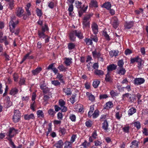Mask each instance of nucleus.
<instances>
[{
  "instance_id": "1",
  "label": "nucleus",
  "mask_w": 148,
  "mask_h": 148,
  "mask_svg": "<svg viewBox=\"0 0 148 148\" xmlns=\"http://www.w3.org/2000/svg\"><path fill=\"white\" fill-rule=\"evenodd\" d=\"M75 6L78 9H80L78 11L79 16H81L83 13L85 12L88 8L87 5L86 6L85 4L83 5V7H82V4L81 2L78 1H76L75 2Z\"/></svg>"
},
{
  "instance_id": "2",
  "label": "nucleus",
  "mask_w": 148,
  "mask_h": 148,
  "mask_svg": "<svg viewBox=\"0 0 148 148\" xmlns=\"http://www.w3.org/2000/svg\"><path fill=\"white\" fill-rule=\"evenodd\" d=\"M77 36L80 39H82L83 38L82 34L80 31L74 30L71 31L69 34V38L70 40L74 41Z\"/></svg>"
},
{
  "instance_id": "3",
  "label": "nucleus",
  "mask_w": 148,
  "mask_h": 148,
  "mask_svg": "<svg viewBox=\"0 0 148 148\" xmlns=\"http://www.w3.org/2000/svg\"><path fill=\"white\" fill-rule=\"evenodd\" d=\"M18 21H17L15 22H14L12 19L9 23V26L10 32L12 33H14L16 35H18L19 32V29L18 28L17 29L15 30H14L16 25L18 24Z\"/></svg>"
},
{
  "instance_id": "4",
  "label": "nucleus",
  "mask_w": 148,
  "mask_h": 148,
  "mask_svg": "<svg viewBox=\"0 0 148 148\" xmlns=\"http://www.w3.org/2000/svg\"><path fill=\"white\" fill-rule=\"evenodd\" d=\"M92 15L91 14L86 15L84 18L83 21V27L85 29L90 26V19Z\"/></svg>"
},
{
  "instance_id": "5",
  "label": "nucleus",
  "mask_w": 148,
  "mask_h": 148,
  "mask_svg": "<svg viewBox=\"0 0 148 148\" xmlns=\"http://www.w3.org/2000/svg\"><path fill=\"white\" fill-rule=\"evenodd\" d=\"M21 114L19 111L18 110H15L13 117V120L14 123L18 122L20 120Z\"/></svg>"
},
{
  "instance_id": "6",
  "label": "nucleus",
  "mask_w": 148,
  "mask_h": 148,
  "mask_svg": "<svg viewBox=\"0 0 148 148\" xmlns=\"http://www.w3.org/2000/svg\"><path fill=\"white\" fill-rule=\"evenodd\" d=\"M17 130H16L14 128H10L9 129V132L7 133V135L9 136V138H11L17 133Z\"/></svg>"
},
{
  "instance_id": "7",
  "label": "nucleus",
  "mask_w": 148,
  "mask_h": 148,
  "mask_svg": "<svg viewBox=\"0 0 148 148\" xmlns=\"http://www.w3.org/2000/svg\"><path fill=\"white\" fill-rule=\"evenodd\" d=\"M59 103L61 111L63 112H66L67 109V108L64 106L65 103V101L62 99H61L59 100Z\"/></svg>"
},
{
  "instance_id": "8",
  "label": "nucleus",
  "mask_w": 148,
  "mask_h": 148,
  "mask_svg": "<svg viewBox=\"0 0 148 148\" xmlns=\"http://www.w3.org/2000/svg\"><path fill=\"white\" fill-rule=\"evenodd\" d=\"M36 93L34 92L33 93H32V102L30 105V108L33 111L35 110L34 107L35 106V100L36 99Z\"/></svg>"
},
{
  "instance_id": "9",
  "label": "nucleus",
  "mask_w": 148,
  "mask_h": 148,
  "mask_svg": "<svg viewBox=\"0 0 148 148\" xmlns=\"http://www.w3.org/2000/svg\"><path fill=\"white\" fill-rule=\"evenodd\" d=\"M91 28L93 33L96 34L98 32L99 28L97 25L95 23H93L91 24Z\"/></svg>"
},
{
  "instance_id": "10",
  "label": "nucleus",
  "mask_w": 148,
  "mask_h": 148,
  "mask_svg": "<svg viewBox=\"0 0 148 148\" xmlns=\"http://www.w3.org/2000/svg\"><path fill=\"white\" fill-rule=\"evenodd\" d=\"M145 81V80L143 78H135L134 80V83L135 84L139 85L143 84Z\"/></svg>"
},
{
  "instance_id": "11",
  "label": "nucleus",
  "mask_w": 148,
  "mask_h": 148,
  "mask_svg": "<svg viewBox=\"0 0 148 148\" xmlns=\"http://www.w3.org/2000/svg\"><path fill=\"white\" fill-rule=\"evenodd\" d=\"M112 22L113 26L114 28L116 29L118 26L119 23V21L116 17H114L113 18Z\"/></svg>"
},
{
  "instance_id": "12",
  "label": "nucleus",
  "mask_w": 148,
  "mask_h": 148,
  "mask_svg": "<svg viewBox=\"0 0 148 148\" xmlns=\"http://www.w3.org/2000/svg\"><path fill=\"white\" fill-rule=\"evenodd\" d=\"M139 142L136 140H133L130 144V147L131 148H138Z\"/></svg>"
},
{
  "instance_id": "13",
  "label": "nucleus",
  "mask_w": 148,
  "mask_h": 148,
  "mask_svg": "<svg viewBox=\"0 0 148 148\" xmlns=\"http://www.w3.org/2000/svg\"><path fill=\"white\" fill-rule=\"evenodd\" d=\"M64 60V62L66 66H69L72 63V59L71 58H65Z\"/></svg>"
},
{
  "instance_id": "14",
  "label": "nucleus",
  "mask_w": 148,
  "mask_h": 148,
  "mask_svg": "<svg viewBox=\"0 0 148 148\" xmlns=\"http://www.w3.org/2000/svg\"><path fill=\"white\" fill-rule=\"evenodd\" d=\"M92 54L93 57L95 58H97L100 56H101L100 52L97 49H95V50L92 51Z\"/></svg>"
},
{
  "instance_id": "15",
  "label": "nucleus",
  "mask_w": 148,
  "mask_h": 148,
  "mask_svg": "<svg viewBox=\"0 0 148 148\" xmlns=\"http://www.w3.org/2000/svg\"><path fill=\"white\" fill-rule=\"evenodd\" d=\"M24 119L26 120H29L31 119H34L35 118L34 115L33 114H25L24 115Z\"/></svg>"
},
{
  "instance_id": "16",
  "label": "nucleus",
  "mask_w": 148,
  "mask_h": 148,
  "mask_svg": "<svg viewBox=\"0 0 148 148\" xmlns=\"http://www.w3.org/2000/svg\"><path fill=\"white\" fill-rule=\"evenodd\" d=\"M42 70V69L41 67H38L35 69L32 70V73L33 75H36L39 73Z\"/></svg>"
},
{
  "instance_id": "17",
  "label": "nucleus",
  "mask_w": 148,
  "mask_h": 148,
  "mask_svg": "<svg viewBox=\"0 0 148 148\" xmlns=\"http://www.w3.org/2000/svg\"><path fill=\"white\" fill-rule=\"evenodd\" d=\"M75 109L77 111L81 112L83 109V106L80 104H77L75 105Z\"/></svg>"
},
{
  "instance_id": "18",
  "label": "nucleus",
  "mask_w": 148,
  "mask_h": 148,
  "mask_svg": "<svg viewBox=\"0 0 148 148\" xmlns=\"http://www.w3.org/2000/svg\"><path fill=\"white\" fill-rule=\"evenodd\" d=\"M64 143L62 140H60L57 142L55 144V146L57 148H62Z\"/></svg>"
},
{
  "instance_id": "19",
  "label": "nucleus",
  "mask_w": 148,
  "mask_h": 148,
  "mask_svg": "<svg viewBox=\"0 0 148 148\" xmlns=\"http://www.w3.org/2000/svg\"><path fill=\"white\" fill-rule=\"evenodd\" d=\"M113 107V104L112 101H109L106 103L105 108L106 109H109Z\"/></svg>"
},
{
  "instance_id": "20",
  "label": "nucleus",
  "mask_w": 148,
  "mask_h": 148,
  "mask_svg": "<svg viewBox=\"0 0 148 148\" xmlns=\"http://www.w3.org/2000/svg\"><path fill=\"white\" fill-rule=\"evenodd\" d=\"M116 65L114 64L109 65L107 67L108 72H109V71L115 70L116 69Z\"/></svg>"
},
{
  "instance_id": "21",
  "label": "nucleus",
  "mask_w": 148,
  "mask_h": 148,
  "mask_svg": "<svg viewBox=\"0 0 148 148\" xmlns=\"http://www.w3.org/2000/svg\"><path fill=\"white\" fill-rule=\"evenodd\" d=\"M136 110L134 108H132L128 111L127 113L129 116H132L136 112Z\"/></svg>"
},
{
  "instance_id": "22",
  "label": "nucleus",
  "mask_w": 148,
  "mask_h": 148,
  "mask_svg": "<svg viewBox=\"0 0 148 148\" xmlns=\"http://www.w3.org/2000/svg\"><path fill=\"white\" fill-rule=\"evenodd\" d=\"M5 101V103L7 104V105L6 106V107L8 108L12 105V103L10 101V98L8 96L6 97Z\"/></svg>"
},
{
  "instance_id": "23",
  "label": "nucleus",
  "mask_w": 148,
  "mask_h": 148,
  "mask_svg": "<svg viewBox=\"0 0 148 148\" xmlns=\"http://www.w3.org/2000/svg\"><path fill=\"white\" fill-rule=\"evenodd\" d=\"M108 126V124L107 121L105 120L103 123L102 127L105 132L107 131Z\"/></svg>"
},
{
  "instance_id": "24",
  "label": "nucleus",
  "mask_w": 148,
  "mask_h": 148,
  "mask_svg": "<svg viewBox=\"0 0 148 148\" xmlns=\"http://www.w3.org/2000/svg\"><path fill=\"white\" fill-rule=\"evenodd\" d=\"M89 6L90 7H97V2L95 0H91L89 4Z\"/></svg>"
},
{
  "instance_id": "25",
  "label": "nucleus",
  "mask_w": 148,
  "mask_h": 148,
  "mask_svg": "<svg viewBox=\"0 0 148 148\" xmlns=\"http://www.w3.org/2000/svg\"><path fill=\"white\" fill-rule=\"evenodd\" d=\"M44 32L38 31V35L39 37L40 38L44 39L47 36V35L45 34Z\"/></svg>"
},
{
  "instance_id": "26",
  "label": "nucleus",
  "mask_w": 148,
  "mask_h": 148,
  "mask_svg": "<svg viewBox=\"0 0 148 148\" xmlns=\"http://www.w3.org/2000/svg\"><path fill=\"white\" fill-rule=\"evenodd\" d=\"M86 95L88 96L89 100L92 101H94L95 100V96L91 93L89 92H87L86 93Z\"/></svg>"
},
{
  "instance_id": "27",
  "label": "nucleus",
  "mask_w": 148,
  "mask_h": 148,
  "mask_svg": "<svg viewBox=\"0 0 148 148\" xmlns=\"http://www.w3.org/2000/svg\"><path fill=\"white\" fill-rule=\"evenodd\" d=\"M94 73L96 75L99 76L102 75L104 74L103 72L101 70L98 69H95L94 71Z\"/></svg>"
},
{
  "instance_id": "28",
  "label": "nucleus",
  "mask_w": 148,
  "mask_h": 148,
  "mask_svg": "<svg viewBox=\"0 0 148 148\" xmlns=\"http://www.w3.org/2000/svg\"><path fill=\"white\" fill-rule=\"evenodd\" d=\"M126 72V70L123 67L120 68L117 73L120 75H124Z\"/></svg>"
},
{
  "instance_id": "29",
  "label": "nucleus",
  "mask_w": 148,
  "mask_h": 148,
  "mask_svg": "<svg viewBox=\"0 0 148 148\" xmlns=\"http://www.w3.org/2000/svg\"><path fill=\"white\" fill-rule=\"evenodd\" d=\"M58 69L60 71L65 72L66 71L67 68L65 67L63 65L61 64L58 66Z\"/></svg>"
},
{
  "instance_id": "30",
  "label": "nucleus",
  "mask_w": 148,
  "mask_h": 148,
  "mask_svg": "<svg viewBox=\"0 0 148 148\" xmlns=\"http://www.w3.org/2000/svg\"><path fill=\"white\" fill-rule=\"evenodd\" d=\"M133 25V22L132 21L126 23L125 26L126 28L129 29L131 28Z\"/></svg>"
},
{
  "instance_id": "31",
  "label": "nucleus",
  "mask_w": 148,
  "mask_h": 148,
  "mask_svg": "<svg viewBox=\"0 0 148 148\" xmlns=\"http://www.w3.org/2000/svg\"><path fill=\"white\" fill-rule=\"evenodd\" d=\"M111 6V5L110 3L108 2L104 3L102 7H103L109 10L110 9Z\"/></svg>"
},
{
  "instance_id": "32",
  "label": "nucleus",
  "mask_w": 148,
  "mask_h": 148,
  "mask_svg": "<svg viewBox=\"0 0 148 148\" xmlns=\"http://www.w3.org/2000/svg\"><path fill=\"white\" fill-rule=\"evenodd\" d=\"M64 148H72V143L70 141H66L64 143Z\"/></svg>"
},
{
  "instance_id": "33",
  "label": "nucleus",
  "mask_w": 148,
  "mask_h": 148,
  "mask_svg": "<svg viewBox=\"0 0 148 148\" xmlns=\"http://www.w3.org/2000/svg\"><path fill=\"white\" fill-rule=\"evenodd\" d=\"M18 92V90L16 88H12L10 92V94L13 95H14L17 94Z\"/></svg>"
},
{
  "instance_id": "34",
  "label": "nucleus",
  "mask_w": 148,
  "mask_h": 148,
  "mask_svg": "<svg viewBox=\"0 0 148 148\" xmlns=\"http://www.w3.org/2000/svg\"><path fill=\"white\" fill-rule=\"evenodd\" d=\"M100 83V81L98 79H96L94 81L92 85L95 88H97L98 87Z\"/></svg>"
},
{
  "instance_id": "35",
  "label": "nucleus",
  "mask_w": 148,
  "mask_h": 148,
  "mask_svg": "<svg viewBox=\"0 0 148 148\" xmlns=\"http://www.w3.org/2000/svg\"><path fill=\"white\" fill-rule=\"evenodd\" d=\"M142 61V59L139 58V57H137L134 58H132L131 60V62L132 63H133L135 62H140Z\"/></svg>"
},
{
  "instance_id": "36",
  "label": "nucleus",
  "mask_w": 148,
  "mask_h": 148,
  "mask_svg": "<svg viewBox=\"0 0 148 148\" xmlns=\"http://www.w3.org/2000/svg\"><path fill=\"white\" fill-rule=\"evenodd\" d=\"M23 12V10L21 8H19L18 9V10L17 12V15L19 17H20L21 16Z\"/></svg>"
},
{
  "instance_id": "37",
  "label": "nucleus",
  "mask_w": 148,
  "mask_h": 148,
  "mask_svg": "<svg viewBox=\"0 0 148 148\" xmlns=\"http://www.w3.org/2000/svg\"><path fill=\"white\" fill-rule=\"evenodd\" d=\"M118 54V51L115 50L111 51L109 52V54L111 57L117 56Z\"/></svg>"
},
{
  "instance_id": "38",
  "label": "nucleus",
  "mask_w": 148,
  "mask_h": 148,
  "mask_svg": "<svg viewBox=\"0 0 148 148\" xmlns=\"http://www.w3.org/2000/svg\"><path fill=\"white\" fill-rule=\"evenodd\" d=\"M38 116L39 118H42L44 117V115L43 112L41 110H39L37 111V112Z\"/></svg>"
},
{
  "instance_id": "39",
  "label": "nucleus",
  "mask_w": 148,
  "mask_h": 148,
  "mask_svg": "<svg viewBox=\"0 0 148 148\" xmlns=\"http://www.w3.org/2000/svg\"><path fill=\"white\" fill-rule=\"evenodd\" d=\"M30 53H29L27 54L24 57L23 60H25L26 59H31L33 58L34 57L32 56H29Z\"/></svg>"
},
{
  "instance_id": "40",
  "label": "nucleus",
  "mask_w": 148,
  "mask_h": 148,
  "mask_svg": "<svg viewBox=\"0 0 148 148\" xmlns=\"http://www.w3.org/2000/svg\"><path fill=\"white\" fill-rule=\"evenodd\" d=\"M63 91L65 94L67 95H71V89L70 88H66L64 89Z\"/></svg>"
},
{
  "instance_id": "41",
  "label": "nucleus",
  "mask_w": 148,
  "mask_h": 148,
  "mask_svg": "<svg viewBox=\"0 0 148 148\" xmlns=\"http://www.w3.org/2000/svg\"><path fill=\"white\" fill-rule=\"evenodd\" d=\"M122 112L120 111H116V112L115 116L118 119H120L122 117Z\"/></svg>"
},
{
  "instance_id": "42",
  "label": "nucleus",
  "mask_w": 148,
  "mask_h": 148,
  "mask_svg": "<svg viewBox=\"0 0 148 148\" xmlns=\"http://www.w3.org/2000/svg\"><path fill=\"white\" fill-rule=\"evenodd\" d=\"M63 76L62 74H61L59 73H58L56 78L58 79L60 81H63Z\"/></svg>"
},
{
  "instance_id": "43",
  "label": "nucleus",
  "mask_w": 148,
  "mask_h": 148,
  "mask_svg": "<svg viewBox=\"0 0 148 148\" xmlns=\"http://www.w3.org/2000/svg\"><path fill=\"white\" fill-rule=\"evenodd\" d=\"M68 47L69 50H71L74 48L75 45L74 43L70 42L68 44Z\"/></svg>"
},
{
  "instance_id": "44",
  "label": "nucleus",
  "mask_w": 148,
  "mask_h": 148,
  "mask_svg": "<svg viewBox=\"0 0 148 148\" xmlns=\"http://www.w3.org/2000/svg\"><path fill=\"white\" fill-rule=\"evenodd\" d=\"M48 113L49 115L52 117H53L54 116L56 112L53 109H50L48 111Z\"/></svg>"
},
{
  "instance_id": "45",
  "label": "nucleus",
  "mask_w": 148,
  "mask_h": 148,
  "mask_svg": "<svg viewBox=\"0 0 148 148\" xmlns=\"http://www.w3.org/2000/svg\"><path fill=\"white\" fill-rule=\"evenodd\" d=\"M105 80L107 82H110L111 80V78L109 74V72H108L107 73L106 75Z\"/></svg>"
},
{
  "instance_id": "46",
  "label": "nucleus",
  "mask_w": 148,
  "mask_h": 148,
  "mask_svg": "<svg viewBox=\"0 0 148 148\" xmlns=\"http://www.w3.org/2000/svg\"><path fill=\"white\" fill-rule=\"evenodd\" d=\"M99 111L97 110H95L94 113L92 114V117L93 118H95L97 117L99 115Z\"/></svg>"
},
{
  "instance_id": "47",
  "label": "nucleus",
  "mask_w": 148,
  "mask_h": 148,
  "mask_svg": "<svg viewBox=\"0 0 148 148\" xmlns=\"http://www.w3.org/2000/svg\"><path fill=\"white\" fill-rule=\"evenodd\" d=\"M95 146H101L102 144V143L101 141L97 140L94 142Z\"/></svg>"
},
{
  "instance_id": "48",
  "label": "nucleus",
  "mask_w": 148,
  "mask_h": 148,
  "mask_svg": "<svg viewBox=\"0 0 148 148\" xmlns=\"http://www.w3.org/2000/svg\"><path fill=\"white\" fill-rule=\"evenodd\" d=\"M51 94H49L48 95H45L43 97V99L45 101L48 100L51 97Z\"/></svg>"
},
{
  "instance_id": "49",
  "label": "nucleus",
  "mask_w": 148,
  "mask_h": 148,
  "mask_svg": "<svg viewBox=\"0 0 148 148\" xmlns=\"http://www.w3.org/2000/svg\"><path fill=\"white\" fill-rule=\"evenodd\" d=\"M51 83L52 84L54 85L55 86L60 85V82L57 80L52 81L51 82Z\"/></svg>"
},
{
  "instance_id": "50",
  "label": "nucleus",
  "mask_w": 148,
  "mask_h": 148,
  "mask_svg": "<svg viewBox=\"0 0 148 148\" xmlns=\"http://www.w3.org/2000/svg\"><path fill=\"white\" fill-rule=\"evenodd\" d=\"M42 92L45 94H51L50 92L49 88L47 87L44 88V89L42 90Z\"/></svg>"
},
{
  "instance_id": "51",
  "label": "nucleus",
  "mask_w": 148,
  "mask_h": 148,
  "mask_svg": "<svg viewBox=\"0 0 148 148\" xmlns=\"http://www.w3.org/2000/svg\"><path fill=\"white\" fill-rule=\"evenodd\" d=\"M85 42L88 45H92V40L90 39L86 38Z\"/></svg>"
},
{
  "instance_id": "52",
  "label": "nucleus",
  "mask_w": 148,
  "mask_h": 148,
  "mask_svg": "<svg viewBox=\"0 0 148 148\" xmlns=\"http://www.w3.org/2000/svg\"><path fill=\"white\" fill-rule=\"evenodd\" d=\"M134 126L136 127L137 129H139L141 127L139 121H136L134 123Z\"/></svg>"
},
{
  "instance_id": "53",
  "label": "nucleus",
  "mask_w": 148,
  "mask_h": 148,
  "mask_svg": "<svg viewBox=\"0 0 148 148\" xmlns=\"http://www.w3.org/2000/svg\"><path fill=\"white\" fill-rule=\"evenodd\" d=\"M108 97V96L107 94H102L100 95L99 96V98L101 100L106 99Z\"/></svg>"
},
{
  "instance_id": "54",
  "label": "nucleus",
  "mask_w": 148,
  "mask_h": 148,
  "mask_svg": "<svg viewBox=\"0 0 148 148\" xmlns=\"http://www.w3.org/2000/svg\"><path fill=\"white\" fill-rule=\"evenodd\" d=\"M76 116L73 114H71L69 116V119L73 122H75L76 121Z\"/></svg>"
},
{
  "instance_id": "55",
  "label": "nucleus",
  "mask_w": 148,
  "mask_h": 148,
  "mask_svg": "<svg viewBox=\"0 0 148 148\" xmlns=\"http://www.w3.org/2000/svg\"><path fill=\"white\" fill-rule=\"evenodd\" d=\"M8 139L9 141V144L12 148H15V146L14 145V143L12 141L11 138H8Z\"/></svg>"
},
{
  "instance_id": "56",
  "label": "nucleus",
  "mask_w": 148,
  "mask_h": 148,
  "mask_svg": "<svg viewBox=\"0 0 148 148\" xmlns=\"http://www.w3.org/2000/svg\"><path fill=\"white\" fill-rule=\"evenodd\" d=\"M8 139L9 141V144L12 148H15V146L14 145V143L12 141L11 138H8Z\"/></svg>"
},
{
  "instance_id": "57",
  "label": "nucleus",
  "mask_w": 148,
  "mask_h": 148,
  "mask_svg": "<svg viewBox=\"0 0 148 148\" xmlns=\"http://www.w3.org/2000/svg\"><path fill=\"white\" fill-rule=\"evenodd\" d=\"M94 110L93 106H91L90 111L88 113V115L89 117H90L92 116V114Z\"/></svg>"
},
{
  "instance_id": "58",
  "label": "nucleus",
  "mask_w": 148,
  "mask_h": 148,
  "mask_svg": "<svg viewBox=\"0 0 148 148\" xmlns=\"http://www.w3.org/2000/svg\"><path fill=\"white\" fill-rule=\"evenodd\" d=\"M36 13H37V15L40 17L42 14V13L41 10L38 8L36 9Z\"/></svg>"
},
{
  "instance_id": "59",
  "label": "nucleus",
  "mask_w": 148,
  "mask_h": 148,
  "mask_svg": "<svg viewBox=\"0 0 148 148\" xmlns=\"http://www.w3.org/2000/svg\"><path fill=\"white\" fill-rule=\"evenodd\" d=\"M48 27L46 24H45L44 26H42V32H45L46 31H48Z\"/></svg>"
},
{
  "instance_id": "60",
  "label": "nucleus",
  "mask_w": 148,
  "mask_h": 148,
  "mask_svg": "<svg viewBox=\"0 0 148 148\" xmlns=\"http://www.w3.org/2000/svg\"><path fill=\"white\" fill-rule=\"evenodd\" d=\"M77 138V135L76 134H73L70 140L71 143H72L74 142Z\"/></svg>"
},
{
  "instance_id": "61",
  "label": "nucleus",
  "mask_w": 148,
  "mask_h": 148,
  "mask_svg": "<svg viewBox=\"0 0 148 148\" xmlns=\"http://www.w3.org/2000/svg\"><path fill=\"white\" fill-rule=\"evenodd\" d=\"M124 62L122 60H119L118 63V65L120 68L123 67Z\"/></svg>"
},
{
  "instance_id": "62",
  "label": "nucleus",
  "mask_w": 148,
  "mask_h": 148,
  "mask_svg": "<svg viewBox=\"0 0 148 148\" xmlns=\"http://www.w3.org/2000/svg\"><path fill=\"white\" fill-rule=\"evenodd\" d=\"M63 116V115L62 113L60 112H58L57 114L58 119L60 120H62Z\"/></svg>"
},
{
  "instance_id": "63",
  "label": "nucleus",
  "mask_w": 148,
  "mask_h": 148,
  "mask_svg": "<svg viewBox=\"0 0 148 148\" xmlns=\"http://www.w3.org/2000/svg\"><path fill=\"white\" fill-rule=\"evenodd\" d=\"M1 55L4 56L5 58V60L7 61L9 60H10V57L5 52L2 53Z\"/></svg>"
},
{
  "instance_id": "64",
  "label": "nucleus",
  "mask_w": 148,
  "mask_h": 148,
  "mask_svg": "<svg viewBox=\"0 0 148 148\" xmlns=\"http://www.w3.org/2000/svg\"><path fill=\"white\" fill-rule=\"evenodd\" d=\"M143 133L145 136H148V130L146 128H144L142 131Z\"/></svg>"
}]
</instances>
